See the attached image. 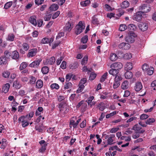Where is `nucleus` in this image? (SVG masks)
Listing matches in <instances>:
<instances>
[{
  "mask_svg": "<svg viewBox=\"0 0 156 156\" xmlns=\"http://www.w3.org/2000/svg\"><path fill=\"white\" fill-rule=\"evenodd\" d=\"M15 35L12 34H10L8 35L7 40L9 41H14Z\"/></svg>",
  "mask_w": 156,
  "mask_h": 156,
  "instance_id": "39",
  "label": "nucleus"
},
{
  "mask_svg": "<svg viewBox=\"0 0 156 156\" xmlns=\"http://www.w3.org/2000/svg\"><path fill=\"white\" fill-rule=\"evenodd\" d=\"M133 68L132 63L130 62H128L126 63L125 66V69L126 70H130Z\"/></svg>",
  "mask_w": 156,
  "mask_h": 156,
  "instance_id": "20",
  "label": "nucleus"
},
{
  "mask_svg": "<svg viewBox=\"0 0 156 156\" xmlns=\"http://www.w3.org/2000/svg\"><path fill=\"white\" fill-rule=\"evenodd\" d=\"M19 56V53L16 51H13L11 54V57L13 59H18Z\"/></svg>",
  "mask_w": 156,
  "mask_h": 156,
  "instance_id": "17",
  "label": "nucleus"
},
{
  "mask_svg": "<svg viewBox=\"0 0 156 156\" xmlns=\"http://www.w3.org/2000/svg\"><path fill=\"white\" fill-rule=\"evenodd\" d=\"M23 49L25 51H27L30 48L29 45L27 43H23L22 44Z\"/></svg>",
  "mask_w": 156,
  "mask_h": 156,
  "instance_id": "38",
  "label": "nucleus"
},
{
  "mask_svg": "<svg viewBox=\"0 0 156 156\" xmlns=\"http://www.w3.org/2000/svg\"><path fill=\"white\" fill-rule=\"evenodd\" d=\"M88 40V37L86 35L82 38L81 41L83 43H86L87 42Z\"/></svg>",
  "mask_w": 156,
  "mask_h": 156,
  "instance_id": "55",
  "label": "nucleus"
},
{
  "mask_svg": "<svg viewBox=\"0 0 156 156\" xmlns=\"http://www.w3.org/2000/svg\"><path fill=\"white\" fill-rule=\"evenodd\" d=\"M12 86L15 89H18L22 87V85L19 81L16 80L14 81Z\"/></svg>",
  "mask_w": 156,
  "mask_h": 156,
  "instance_id": "13",
  "label": "nucleus"
},
{
  "mask_svg": "<svg viewBox=\"0 0 156 156\" xmlns=\"http://www.w3.org/2000/svg\"><path fill=\"white\" fill-rule=\"evenodd\" d=\"M72 84L71 82H68L65 85L64 88L66 89L70 88L72 87Z\"/></svg>",
  "mask_w": 156,
  "mask_h": 156,
  "instance_id": "50",
  "label": "nucleus"
},
{
  "mask_svg": "<svg viewBox=\"0 0 156 156\" xmlns=\"http://www.w3.org/2000/svg\"><path fill=\"white\" fill-rule=\"evenodd\" d=\"M136 26L133 24H129L128 27V29L130 31L136 30Z\"/></svg>",
  "mask_w": 156,
  "mask_h": 156,
  "instance_id": "32",
  "label": "nucleus"
},
{
  "mask_svg": "<svg viewBox=\"0 0 156 156\" xmlns=\"http://www.w3.org/2000/svg\"><path fill=\"white\" fill-rule=\"evenodd\" d=\"M98 107L99 108V109L101 111H103L105 108V105L103 102H101L99 104Z\"/></svg>",
  "mask_w": 156,
  "mask_h": 156,
  "instance_id": "35",
  "label": "nucleus"
},
{
  "mask_svg": "<svg viewBox=\"0 0 156 156\" xmlns=\"http://www.w3.org/2000/svg\"><path fill=\"white\" fill-rule=\"evenodd\" d=\"M28 116V115H26L25 116H21L18 119L19 122H21L23 123L27 122V121L28 120L27 119V118Z\"/></svg>",
  "mask_w": 156,
  "mask_h": 156,
  "instance_id": "21",
  "label": "nucleus"
},
{
  "mask_svg": "<svg viewBox=\"0 0 156 156\" xmlns=\"http://www.w3.org/2000/svg\"><path fill=\"white\" fill-rule=\"evenodd\" d=\"M28 65L27 63L25 62H22L20 65L19 69L20 70H22L25 69Z\"/></svg>",
  "mask_w": 156,
  "mask_h": 156,
  "instance_id": "31",
  "label": "nucleus"
},
{
  "mask_svg": "<svg viewBox=\"0 0 156 156\" xmlns=\"http://www.w3.org/2000/svg\"><path fill=\"white\" fill-rule=\"evenodd\" d=\"M36 18L35 16H32L29 19L30 23L35 26H36L37 23Z\"/></svg>",
  "mask_w": 156,
  "mask_h": 156,
  "instance_id": "23",
  "label": "nucleus"
},
{
  "mask_svg": "<svg viewBox=\"0 0 156 156\" xmlns=\"http://www.w3.org/2000/svg\"><path fill=\"white\" fill-rule=\"evenodd\" d=\"M118 46L120 49L127 50L130 48V45L128 43L122 42L119 44Z\"/></svg>",
  "mask_w": 156,
  "mask_h": 156,
  "instance_id": "8",
  "label": "nucleus"
},
{
  "mask_svg": "<svg viewBox=\"0 0 156 156\" xmlns=\"http://www.w3.org/2000/svg\"><path fill=\"white\" fill-rule=\"evenodd\" d=\"M105 139H108L107 143L108 144H111L113 143L114 140L115 139V135L114 134H111L110 135H106L105 137Z\"/></svg>",
  "mask_w": 156,
  "mask_h": 156,
  "instance_id": "10",
  "label": "nucleus"
},
{
  "mask_svg": "<svg viewBox=\"0 0 156 156\" xmlns=\"http://www.w3.org/2000/svg\"><path fill=\"white\" fill-rule=\"evenodd\" d=\"M142 128L137 124L134 125L132 129L134 130L136 132L138 133H142L145 132L144 130L141 129Z\"/></svg>",
  "mask_w": 156,
  "mask_h": 156,
  "instance_id": "7",
  "label": "nucleus"
},
{
  "mask_svg": "<svg viewBox=\"0 0 156 156\" xmlns=\"http://www.w3.org/2000/svg\"><path fill=\"white\" fill-rule=\"evenodd\" d=\"M51 17V14L46 15L44 17L45 21H48L50 20Z\"/></svg>",
  "mask_w": 156,
  "mask_h": 156,
  "instance_id": "64",
  "label": "nucleus"
},
{
  "mask_svg": "<svg viewBox=\"0 0 156 156\" xmlns=\"http://www.w3.org/2000/svg\"><path fill=\"white\" fill-rule=\"evenodd\" d=\"M37 52V49L36 48L30 50L27 55V57L29 58L33 57L36 55Z\"/></svg>",
  "mask_w": 156,
  "mask_h": 156,
  "instance_id": "9",
  "label": "nucleus"
},
{
  "mask_svg": "<svg viewBox=\"0 0 156 156\" xmlns=\"http://www.w3.org/2000/svg\"><path fill=\"white\" fill-rule=\"evenodd\" d=\"M132 57V55L130 53H126L124 55L123 57L125 59H129Z\"/></svg>",
  "mask_w": 156,
  "mask_h": 156,
  "instance_id": "40",
  "label": "nucleus"
},
{
  "mask_svg": "<svg viewBox=\"0 0 156 156\" xmlns=\"http://www.w3.org/2000/svg\"><path fill=\"white\" fill-rule=\"evenodd\" d=\"M136 37V34L134 33L131 32L129 33L125 37V41L126 42L130 43H132L135 41V38Z\"/></svg>",
  "mask_w": 156,
  "mask_h": 156,
  "instance_id": "1",
  "label": "nucleus"
},
{
  "mask_svg": "<svg viewBox=\"0 0 156 156\" xmlns=\"http://www.w3.org/2000/svg\"><path fill=\"white\" fill-rule=\"evenodd\" d=\"M146 17V14L142 11L137 12L136 14L133 16V20L137 21H140L141 20L142 17Z\"/></svg>",
  "mask_w": 156,
  "mask_h": 156,
  "instance_id": "3",
  "label": "nucleus"
},
{
  "mask_svg": "<svg viewBox=\"0 0 156 156\" xmlns=\"http://www.w3.org/2000/svg\"><path fill=\"white\" fill-rule=\"evenodd\" d=\"M154 69L153 67H150L145 73L149 75H151L153 73Z\"/></svg>",
  "mask_w": 156,
  "mask_h": 156,
  "instance_id": "34",
  "label": "nucleus"
},
{
  "mask_svg": "<svg viewBox=\"0 0 156 156\" xmlns=\"http://www.w3.org/2000/svg\"><path fill=\"white\" fill-rule=\"evenodd\" d=\"M149 68V67L148 66L147 64H144L142 66V69L145 73L148 70Z\"/></svg>",
  "mask_w": 156,
  "mask_h": 156,
  "instance_id": "57",
  "label": "nucleus"
},
{
  "mask_svg": "<svg viewBox=\"0 0 156 156\" xmlns=\"http://www.w3.org/2000/svg\"><path fill=\"white\" fill-rule=\"evenodd\" d=\"M123 65L120 62H115L111 65L110 67L111 69H113L116 70L118 69L119 71V70L122 68Z\"/></svg>",
  "mask_w": 156,
  "mask_h": 156,
  "instance_id": "6",
  "label": "nucleus"
},
{
  "mask_svg": "<svg viewBox=\"0 0 156 156\" xmlns=\"http://www.w3.org/2000/svg\"><path fill=\"white\" fill-rule=\"evenodd\" d=\"M84 87V85L80 84H79V87L77 90V93H80L81 92Z\"/></svg>",
  "mask_w": 156,
  "mask_h": 156,
  "instance_id": "46",
  "label": "nucleus"
},
{
  "mask_svg": "<svg viewBox=\"0 0 156 156\" xmlns=\"http://www.w3.org/2000/svg\"><path fill=\"white\" fill-rule=\"evenodd\" d=\"M80 120L81 119H79L76 122H75L74 120L73 119L71 120L70 121V125L73 126L74 128H76L77 125L80 122Z\"/></svg>",
  "mask_w": 156,
  "mask_h": 156,
  "instance_id": "15",
  "label": "nucleus"
},
{
  "mask_svg": "<svg viewBox=\"0 0 156 156\" xmlns=\"http://www.w3.org/2000/svg\"><path fill=\"white\" fill-rule=\"evenodd\" d=\"M60 112L63 113L65 114L67 112V109L66 107L60 104L59 106Z\"/></svg>",
  "mask_w": 156,
  "mask_h": 156,
  "instance_id": "26",
  "label": "nucleus"
},
{
  "mask_svg": "<svg viewBox=\"0 0 156 156\" xmlns=\"http://www.w3.org/2000/svg\"><path fill=\"white\" fill-rule=\"evenodd\" d=\"M7 59L6 58L3 56L0 57V65H6L7 63Z\"/></svg>",
  "mask_w": 156,
  "mask_h": 156,
  "instance_id": "19",
  "label": "nucleus"
},
{
  "mask_svg": "<svg viewBox=\"0 0 156 156\" xmlns=\"http://www.w3.org/2000/svg\"><path fill=\"white\" fill-rule=\"evenodd\" d=\"M42 59L40 58L34 61L29 65V66L32 68H37L39 66Z\"/></svg>",
  "mask_w": 156,
  "mask_h": 156,
  "instance_id": "11",
  "label": "nucleus"
},
{
  "mask_svg": "<svg viewBox=\"0 0 156 156\" xmlns=\"http://www.w3.org/2000/svg\"><path fill=\"white\" fill-rule=\"evenodd\" d=\"M129 87V83L127 80L124 81L122 83L121 88L122 89L125 90L127 89Z\"/></svg>",
  "mask_w": 156,
  "mask_h": 156,
  "instance_id": "24",
  "label": "nucleus"
},
{
  "mask_svg": "<svg viewBox=\"0 0 156 156\" xmlns=\"http://www.w3.org/2000/svg\"><path fill=\"white\" fill-rule=\"evenodd\" d=\"M117 114V112L116 111H114L112 112L107 115H106V118L107 119L113 116L116 115Z\"/></svg>",
  "mask_w": 156,
  "mask_h": 156,
  "instance_id": "52",
  "label": "nucleus"
},
{
  "mask_svg": "<svg viewBox=\"0 0 156 156\" xmlns=\"http://www.w3.org/2000/svg\"><path fill=\"white\" fill-rule=\"evenodd\" d=\"M51 88L52 89H58L59 88L58 85L56 83H53L50 86Z\"/></svg>",
  "mask_w": 156,
  "mask_h": 156,
  "instance_id": "43",
  "label": "nucleus"
},
{
  "mask_svg": "<svg viewBox=\"0 0 156 156\" xmlns=\"http://www.w3.org/2000/svg\"><path fill=\"white\" fill-rule=\"evenodd\" d=\"M121 140H123L126 141H129L131 140V137L129 136H122L121 137Z\"/></svg>",
  "mask_w": 156,
  "mask_h": 156,
  "instance_id": "44",
  "label": "nucleus"
},
{
  "mask_svg": "<svg viewBox=\"0 0 156 156\" xmlns=\"http://www.w3.org/2000/svg\"><path fill=\"white\" fill-rule=\"evenodd\" d=\"M110 58L112 61H115L117 59L118 56L115 54L112 53L110 54Z\"/></svg>",
  "mask_w": 156,
  "mask_h": 156,
  "instance_id": "25",
  "label": "nucleus"
},
{
  "mask_svg": "<svg viewBox=\"0 0 156 156\" xmlns=\"http://www.w3.org/2000/svg\"><path fill=\"white\" fill-rule=\"evenodd\" d=\"M138 27L140 30L142 31H145L148 28L147 23H140L138 25Z\"/></svg>",
  "mask_w": 156,
  "mask_h": 156,
  "instance_id": "12",
  "label": "nucleus"
},
{
  "mask_svg": "<svg viewBox=\"0 0 156 156\" xmlns=\"http://www.w3.org/2000/svg\"><path fill=\"white\" fill-rule=\"evenodd\" d=\"M133 76L132 73L130 71H127L125 74V76L126 79H129Z\"/></svg>",
  "mask_w": 156,
  "mask_h": 156,
  "instance_id": "27",
  "label": "nucleus"
},
{
  "mask_svg": "<svg viewBox=\"0 0 156 156\" xmlns=\"http://www.w3.org/2000/svg\"><path fill=\"white\" fill-rule=\"evenodd\" d=\"M43 82L42 80H38L36 83V87L37 88H41L43 87Z\"/></svg>",
  "mask_w": 156,
  "mask_h": 156,
  "instance_id": "18",
  "label": "nucleus"
},
{
  "mask_svg": "<svg viewBox=\"0 0 156 156\" xmlns=\"http://www.w3.org/2000/svg\"><path fill=\"white\" fill-rule=\"evenodd\" d=\"M85 24L83 23L81 21H80L76 27V30L75 33L76 35H78L81 33L83 30L85 28Z\"/></svg>",
  "mask_w": 156,
  "mask_h": 156,
  "instance_id": "2",
  "label": "nucleus"
},
{
  "mask_svg": "<svg viewBox=\"0 0 156 156\" xmlns=\"http://www.w3.org/2000/svg\"><path fill=\"white\" fill-rule=\"evenodd\" d=\"M12 4V1L7 2L5 5L4 8L5 9H7L10 8Z\"/></svg>",
  "mask_w": 156,
  "mask_h": 156,
  "instance_id": "42",
  "label": "nucleus"
},
{
  "mask_svg": "<svg viewBox=\"0 0 156 156\" xmlns=\"http://www.w3.org/2000/svg\"><path fill=\"white\" fill-rule=\"evenodd\" d=\"M55 61V59L54 57H51L48 61V64L50 65L53 64Z\"/></svg>",
  "mask_w": 156,
  "mask_h": 156,
  "instance_id": "48",
  "label": "nucleus"
},
{
  "mask_svg": "<svg viewBox=\"0 0 156 156\" xmlns=\"http://www.w3.org/2000/svg\"><path fill=\"white\" fill-rule=\"evenodd\" d=\"M4 57L6 58V59L9 58V57L11 56V54L8 51H6L4 52Z\"/></svg>",
  "mask_w": 156,
  "mask_h": 156,
  "instance_id": "54",
  "label": "nucleus"
},
{
  "mask_svg": "<svg viewBox=\"0 0 156 156\" xmlns=\"http://www.w3.org/2000/svg\"><path fill=\"white\" fill-rule=\"evenodd\" d=\"M107 73H105L102 76L100 79V81L101 82H102L105 81L107 78Z\"/></svg>",
  "mask_w": 156,
  "mask_h": 156,
  "instance_id": "56",
  "label": "nucleus"
},
{
  "mask_svg": "<svg viewBox=\"0 0 156 156\" xmlns=\"http://www.w3.org/2000/svg\"><path fill=\"white\" fill-rule=\"evenodd\" d=\"M35 129L37 131L39 132L42 133L43 129H42V125H37L35 127Z\"/></svg>",
  "mask_w": 156,
  "mask_h": 156,
  "instance_id": "41",
  "label": "nucleus"
},
{
  "mask_svg": "<svg viewBox=\"0 0 156 156\" xmlns=\"http://www.w3.org/2000/svg\"><path fill=\"white\" fill-rule=\"evenodd\" d=\"M10 87V85L9 83H6L2 87V91L5 93H7L9 90Z\"/></svg>",
  "mask_w": 156,
  "mask_h": 156,
  "instance_id": "16",
  "label": "nucleus"
},
{
  "mask_svg": "<svg viewBox=\"0 0 156 156\" xmlns=\"http://www.w3.org/2000/svg\"><path fill=\"white\" fill-rule=\"evenodd\" d=\"M48 38L44 37L43 38L41 41V43L43 44L48 43Z\"/></svg>",
  "mask_w": 156,
  "mask_h": 156,
  "instance_id": "60",
  "label": "nucleus"
},
{
  "mask_svg": "<svg viewBox=\"0 0 156 156\" xmlns=\"http://www.w3.org/2000/svg\"><path fill=\"white\" fill-rule=\"evenodd\" d=\"M155 121V120L154 118H149L147 119L146 121V124L149 125H152V124Z\"/></svg>",
  "mask_w": 156,
  "mask_h": 156,
  "instance_id": "28",
  "label": "nucleus"
},
{
  "mask_svg": "<svg viewBox=\"0 0 156 156\" xmlns=\"http://www.w3.org/2000/svg\"><path fill=\"white\" fill-rule=\"evenodd\" d=\"M27 93L24 90H21L18 92V94L21 96H23L26 94Z\"/></svg>",
  "mask_w": 156,
  "mask_h": 156,
  "instance_id": "53",
  "label": "nucleus"
},
{
  "mask_svg": "<svg viewBox=\"0 0 156 156\" xmlns=\"http://www.w3.org/2000/svg\"><path fill=\"white\" fill-rule=\"evenodd\" d=\"M148 115L143 114L140 115V118L141 119L144 120L148 118Z\"/></svg>",
  "mask_w": 156,
  "mask_h": 156,
  "instance_id": "61",
  "label": "nucleus"
},
{
  "mask_svg": "<svg viewBox=\"0 0 156 156\" xmlns=\"http://www.w3.org/2000/svg\"><path fill=\"white\" fill-rule=\"evenodd\" d=\"M72 76L73 74L72 73L67 74L66 77V81H69L71 79Z\"/></svg>",
  "mask_w": 156,
  "mask_h": 156,
  "instance_id": "58",
  "label": "nucleus"
},
{
  "mask_svg": "<svg viewBox=\"0 0 156 156\" xmlns=\"http://www.w3.org/2000/svg\"><path fill=\"white\" fill-rule=\"evenodd\" d=\"M96 74L93 73H90L89 78V80H92L94 79L96 77Z\"/></svg>",
  "mask_w": 156,
  "mask_h": 156,
  "instance_id": "59",
  "label": "nucleus"
},
{
  "mask_svg": "<svg viewBox=\"0 0 156 156\" xmlns=\"http://www.w3.org/2000/svg\"><path fill=\"white\" fill-rule=\"evenodd\" d=\"M49 70V69L48 67L47 66H44L41 69V71L43 74H47Z\"/></svg>",
  "mask_w": 156,
  "mask_h": 156,
  "instance_id": "29",
  "label": "nucleus"
},
{
  "mask_svg": "<svg viewBox=\"0 0 156 156\" xmlns=\"http://www.w3.org/2000/svg\"><path fill=\"white\" fill-rule=\"evenodd\" d=\"M36 80V78L33 76H31L30 77V80L29 83L31 84H35Z\"/></svg>",
  "mask_w": 156,
  "mask_h": 156,
  "instance_id": "33",
  "label": "nucleus"
},
{
  "mask_svg": "<svg viewBox=\"0 0 156 156\" xmlns=\"http://www.w3.org/2000/svg\"><path fill=\"white\" fill-rule=\"evenodd\" d=\"M104 8L105 10L107 11H112V9L111 7L108 4H105L104 6Z\"/></svg>",
  "mask_w": 156,
  "mask_h": 156,
  "instance_id": "63",
  "label": "nucleus"
},
{
  "mask_svg": "<svg viewBox=\"0 0 156 156\" xmlns=\"http://www.w3.org/2000/svg\"><path fill=\"white\" fill-rule=\"evenodd\" d=\"M120 85V82H118L114 80L113 82V87L114 89L118 88Z\"/></svg>",
  "mask_w": 156,
  "mask_h": 156,
  "instance_id": "45",
  "label": "nucleus"
},
{
  "mask_svg": "<svg viewBox=\"0 0 156 156\" xmlns=\"http://www.w3.org/2000/svg\"><path fill=\"white\" fill-rule=\"evenodd\" d=\"M90 0H87L81 2L80 3V4L82 6L85 7L89 5L90 3Z\"/></svg>",
  "mask_w": 156,
  "mask_h": 156,
  "instance_id": "37",
  "label": "nucleus"
},
{
  "mask_svg": "<svg viewBox=\"0 0 156 156\" xmlns=\"http://www.w3.org/2000/svg\"><path fill=\"white\" fill-rule=\"evenodd\" d=\"M73 20H70L66 24L64 29L68 31H70L73 27Z\"/></svg>",
  "mask_w": 156,
  "mask_h": 156,
  "instance_id": "4",
  "label": "nucleus"
},
{
  "mask_svg": "<svg viewBox=\"0 0 156 156\" xmlns=\"http://www.w3.org/2000/svg\"><path fill=\"white\" fill-rule=\"evenodd\" d=\"M129 2L127 1H124L121 5V7L123 8H126L129 7Z\"/></svg>",
  "mask_w": 156,
  "mask_h": 156,
  "instance_id": "36",
  "label": "nucleus"
},
{
  "mask_svg": "<svg viewBox=\"0 0 156 156\" xmlns=\"http://www.w3.org/2000/svg\"><path fill=\"white\" fill-rule=\"evenodd\" d=\"M143 87L141 82H137L136 83L135 87V89L136 91H138L141 90Z\"/></svg>",
  "mask_w": 156,
  "mask_h": 156,
  "instance_id": "14",
  "label": "nucleus"
},
{
  "mask_svg": "<svg viewBox=\"0 0 156 156\" xmlns=\"http://www.w3.org/2000/svg\"><path fill=\"white\" fill-rule=\"evenodd\" d=\"M151 7L150 5L148 4H143L140 6L139 8L140 10L143 11V12L146 13L149 12L151 10Z\"/></svg>",
  "mask_w": 156,
  "mask_h": 156,
  "instance_id": "5",
  "label": "nucleus"
},
{
  "mask_svg": "<svg viewBox=\"0 0 156 156\" xmlns=\"http://www.w3.org/2000/svg\"><path fill=\"white\" fill-rule=\"evenodd\" d=\"M115 77L114 80L118 82H120V80H122L121 76L119 74H118Z\"/></svg>",
  "mask_w": 156,
  "mask_h": 156,
  "instance_id": "49",
  "label": "nucleus"
},
{
  "mask_svg": "<svg viewBox=\"0 0 156 156\" xmlns=\"http://www.w3.org/2000/svg\"><path fill=\"white\" fill-rule=\"evenodd\" d=\"M119 72V71L118 69L116 70L113 69H111L109 71V74L113 76H115L118 74Z\"/></svg>",
  "mask_w": 156,
  "mask_h": 156,
  "instance_id": "22",
  "label": "nucleus"
},
{
  "mask_svg": "<svg viewBox=\"0 0 156 156\" xmlns=\"http://www.w3.org/2000/svg\"><path fill=\"white\" fill-rule=\"evenodd\" d=\"M58 8V5L55 4H53L50 6L49 9L51 11H56Z\"/></svg>",
  "mask_w": 156,
  "mask_h": 156,
  "instance_id": "30",
  "label": "nucleus"
},
{
  "mask_svg": "<svg viewBox=\"0 0 156 156\" xmlns=\"http://www.w3.org/2000/svg\"><path fill=\"white\" fill-rule=\"evenodd\" d=\"M119 129V128L118 127L113 128L110 130V132L112 133H114L117 131Z\"/></svg>",
  "mask_w": 156,
  "mask_h": 156,
  "instance_id": "62",
  "label": "nucleus"
},
{
  "mask_svg": "<svg viewBox=\"0 0 156 156\" xmlns=\"http://www.w3.org/2000/svg\"><path fill=\"white\" fill-rule=\"evenodd\" d=\"M127 26L125 24L120 25L119 28V30L120 31H123L127 29Z\"/></svg>",
  "mask_w": 156,
  "mask_h": 156,
  "instance_id": "51",
  "label": "nucleus"
},
{
  "mask_svg": "<svg viewBox=\"0 0 156 156\" xmlns=\"http://www.w3.org/2000/svg\"><path fill=\"white\" fill-rule=\"evenodd\" d=\"M87 60L88 56L86 55L85 56L81 62L82 64L83 65H84L86 64L87 63Z\"/></svg>",
  "mask_w": 156,
  "mask_h": 156,
  "instance_id": "47",
  "label": "nucleus"
}]
</instances>
